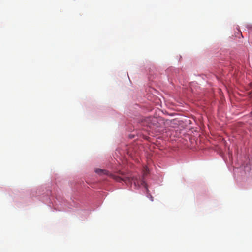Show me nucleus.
Wrapping results in <instances>:
<instances>
[{"instance_id":"nucleus-1","label":"nucleus","mask_w":252,"mask_h":252,"mask_svg":"<svg viewBox=\"0 0 252 252\" xmlns=\"http://www.w3.org/2000/svg\"><path fill=\"white\" fill-rule=\"evenodd\" d=\"M111 176L114 179L119 182L123 181L126 184L131 182V179L129 177L126 176L123 172L120 171H119L118 175L111 174Z\"/></svg>"},{"instance_id":"nucleus-2","label":"nucleus","mask_w":252,"mask_h":252,"mask_svg":"<svg viewBox=\"0 0 252 252\" xmlns=\"http://www.w3.org/2000/svg\"><path fill=\"white\" fill-rule=\"evenodd\" d=\"M132 180L133 181V183L135 186H140V185L143 186L144 187H145V188L147 190H148L147 184L145 183V182L144 181V180L142 179V180H138L137 178L135 177V178H132Z\"/></svg>"},{"instance_id":"nucleus-3","label":"nucleus","mask_w":252,"mask_h":252,"mask_svg":"<svg viewBox=\"0 0 252 252\" xmlns=\"http://www.w3.org/2000/svg\"><path fill=\"white\" fill-rule=\"evenodd\" d=\"M95 172L99 174H108L109 172L105 170L100 169H97L95 170Z\"/></svg>"},{"instance_id":"nucleus-4","label":"nucleus","mask_w":252,"mask_h":252,"mask_svg":"<svg viewBox=\"0 0 252 252\" xmlns=\"http://www.w3.org/2000/svg\"><path fill=\"white\" fill-rule=\"evenodd\" d=\"M149 121H151V123L149 125V126L151 127L152 126V125H154L156 124V122H157V120L156 118H152L151 119L150 118L148 119Z\"/></svg>"},{"instance_id":"nucleus-5","label":"nucleus","mask_w":252,"mask_h":252,"mask_svg":"<svg viewBox=\"0 0 252 252\" xmlns=\"http://www.w3.org/2000/svg\"><path fill=\"white\" fill-rule=\"evenodd\" d=\"M150 198L152 201H153V197L151 195H150Z\"/></svg>"}]
</instances>
